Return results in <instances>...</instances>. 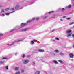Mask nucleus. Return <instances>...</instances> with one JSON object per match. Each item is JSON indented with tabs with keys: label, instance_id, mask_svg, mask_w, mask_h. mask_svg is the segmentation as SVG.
I'll use <instances>...</instances> for the list:
<instances>
[{
	"label": "nucleus",
	"instance_id": "obj_1",
	"mask_svg": "<svg viewBox=\"0 0 74 74\" xmlns=\"http://www.w3.org/2000/svg\"><path fill=\"white\" fill-rule=\"evenodd\" d=\"M23 40H15L13 42L12 44L10 45H9V46H11V45H13L15 42H19V41H23Z\"/></svg>",
	"mask_w": 74,
	"mask_h": 74
},
{
	"label": "nucleus",
	"instance_id": "obj_2",
	"mask_svg": "<svg viewBox=\"0 0 74 74\" xmlns=\"http://www.w3.org/2000/svg\"><path fill=\"white\" fill-rule=\"evenodd\" d=\"M29 63V60H26L23 61V63L24 64H27Z\"/></svg>",
	"mask_w": 74,
	"mask_h": 74
},
{
	"label": "nucleus",
	"instance_id": "obj_3",
	"mask_svg": "<svg viewBox=\"0 0 74 74\" xmlns=\"http://www.w3.org/2000/svg\"><path fill=\"white\" fill-rule=\"evenodd\" d=\"M69 56L70 58H73L74 56V55H73L72 53H70L69 54Z\"/></svg>",
	"mask_w": 74,
	"mask_h": 74
},
{
	"label": "nucleus",
	"instance_id": "obj_4",
	"mask_svg": "<svg viewBox=\"0 0 74 74\" xmlns=\"http://www.w3.org/2000/svg\"><path fill=\"white\" fill-rule=\"evenodd\" d=\"M26 25H27V24L26 23H22L21 24V27H23V26H26Z\"/></svg>",
	"mask_w": 74,
	"mask_h": 74
},
{
	"label": "nucleus",
	"instance_id": "obj_5",
	"mask_svg": "<svg viewBox=\"0 0 74 74\" xmlns=\"http://www.w3.org/2000/svg\"><path fill=\"white\" fill-rule=\"evenodd\" d=\"M27 29L26 28H25V29H21V31H22V32H25V31H27Z\"/></svg>",
	"mask_w": 74,
	"mask_h": 74
},
{
	"label": "nucleus",
	"instance_id": "obj_6",
	"mask_svg": "<svg viewBox=\"0 0 74 74\" xmlns=\"http://www.w3.org/2000/svg\"><path fill=\"white\" fill-rule=\"evenodd\" d=\"M38 52H44V50H38Z\"/></svg>",
	"mask_w": 74,
	"mask_h": 74
},
{
	"label": "nucleus",
	"instance_id": "obj_7",
	"mask_svg": "<svg viewBox=\"0 0 74 74\" xmlns=\"http://www.w3.org/2000/svg\"><path fill=\"white\" fill-rule=\"evenodd\" d=\"M19 7V5H17L16 6V7H15V9H18V8Z\"/></svg>",
	"mask_w": 74,
	"mask_h": 74
},
{
	"label": "nucleus",
	"instance_id": "obj_8",
	"mask_svg": "<svg viewBox=\"0 0 74 74\" xmlns=\"http://www.w3.org/2000/svg\"><path fill=\"white\" fill-rule=\"evenodd\" d=\"M71 30H68L67 31H66V33L68 34L69 33H71Z\"/></svg>",
	"mask_w": 74,
	"mask_h": 74
},
{
	"label": "nucleus",
	"instance_id": "obj_9",
	"mask_svg": "<svg viewBox=\"0 0 74 74\" xmlns=\"http://www.w3.org/2000/svg\"><path fill=\"white\" fill-rule=\"evenodd\" d=\"M53 62L54 63H55V64H58V62L55 60L53 61Z\"/></svg>",
	"mask_w": 74,
	"mask_h": 74
},
{
	"label": "nucleus",
	"instance_id": "obj_10",
	"mask_svg": "<svg viewBox=\"0 0 74 74\" xmlns=\"http://www.w3.org/2000/svg\"><path fill=\"white\" fill-rule=\"evenodd\" d=\"M19 67H16L15 68V70H19Z\"/></svg>",
	"mask_w": 74,
	"mask_h": 74
},
{
	"label": "nucleus",
	"instance_id": "obj_11",
	"mask_svg": "<svg viewBox=\"0 0 74 74\" xmlns=\"http://www.w3.org/2000/svg\"><path fill=\"white\" fill-rule=\"evenodd\" d=\"M54 52H56V53H58V52H59V50H56L54 51Z\"/></svg>",
	"mask_w": 74,
	"mask_h": 74
},
{
	"label": "nucleus",
	"instance_id": "obj_12",
	"mask_svg": "<svg viewBox=\"0 0 74 74\" xmlns=\"http://www.w3.org/2000/svg\"><path fill=\"white\" fill-rule=\"evenodd\" d=\"M40 74V72L39 71H36L35 73V74Z\"/></svg>",
	"mask_w": 74,
	"mask_h": 74
},
{
	"label": "nucleus",
	"instance_id": "obj_13",
	"mask_svg": "<svg viewBox=\"0 0 74 74\" xmlns=\"http://www.w3.org/2000/svg\"><path fill=\"white\" fill-rule=\"evenodd\" d=\"M31 22H32V20L28 21L27 22V23H30Z\"/></svg>",
	"mask_w": 74,
	"mask_h": 74
},
{
	"label": "nucleus",
	"instance_id": "obj_14",
	"mask_svg": "<svg viewBox=\"0 0 74 74\" xmlns=\"http://www.w3.org/2000/svg\"><path fill=\"white\" fill-rule=\"evenodd\" d=\"M10 10V8H5V11H8V10Z\"/></svg>",
	"mask_w": 74,
	"mask_h": 74
},
{
	"label": "nucleus",
	"instance_id": "obj_15",
	"mask_svg": "<svg viewBox=\"0 0 74 74\" xmlns=\"http://www.w3.org/2000/svg\"><path fill=\"white\" fill-rule=\"evenodd\" d=\"M71 36V34H69L67 36V37H70V36Z\"/></svg>",
	"mask_w": 74,
	"mask_h": 74
},
{
	"label": "nucleus",
	"instance_id": "obj_16",
	"mask_svg": "<svg viewBox=\"0 0 74 74\" xmlns=\"http://www.w3.org/2000/svg\"><path fill=\"white\" fill-rule=\"evenodd\" d=\"M73 24H74V22H72L70 23H69V25H73Z\"/></svg>",
	"mask_w": 74,
	"mask_h": 74
},
{
	"label": "nucleus",
	"instance_id": "obj_17",
	"mask_svg": "<svg viewBox=\"0 0 74 74\" xmlns=\"http://www.w3.org/2000/svg\"><path fill=\"white\" fill-rule=\"evenodd\" d=\"M58 62H60V63H63V61H62L61 60H59Z\"/></svg>",
	"mask_w": 74,
	"mask_h": 74
},
{
	"label": "nucleus",
	"instance_id": "obj_18",
	"mask_svg": "<svg viewBox=\"0 0 74 74\" xmlns=\"http://www.w3.org/2000/svg\"><path fill=\"white\" fill-rule=\"evenodd\" d=\"M60 55H64V54H63V53H60Z\"/></svg>",
	"mask_w": 74,
	"mask_h": 74
},
{
	"label": "nucleus",
	"instance_id": "obj_19",
	"mask_svg": "<svg viewBox=\"0 0 74 74\" xmlns=\"http://www.w3.org/2000/svg\"><path fill=\"white\" fill-rule=\"evenodd\" d=\"M20 72H16L15 74H20Z\"/></svg>",
	"mask_w": 74,
	"mask_h": 74
},
{
	"label": "nucleus",
	"instance_id": "obj_20",
	"mask_svg": "<svg viewBox=\"0 0 74 74\" xmlns=\"http://www.w3.org/2000/svg\"><path fill=\"white\" fill-rule=\"evenodd\" d=\"M3 63H4V62L1 61L0 62V63L1 64H3Z\"/></svg>",
	"mask_w": 74,
	"mask_h": 74
},
{
	"label": "nucleus",
	"instance_id": "obj_21",
	"mask_svg": "<svg viewBox=\"0 0 74 74\" xmlns=\"http://www.w3.org/2000/svg\"><path fill=\"white\" fill-rule=\"evenodd\" d=\"M71 5H69L68 6V8H71Z\"/></svg>",
	"mask_w": 74,
	"mask_h": 74
},
{
	"label": "nucleus",
	"instance_id": "obj_22",
	"mask_svg": "<svg viewBox=\"0 0 74 74\" xmlns=\"http://www.w3.org/2000/svg\"><path fill=\"white\" fill-rule=\"evenodd\" d=\"M47 16H45L43 17V19H47Z\"/></svg>",
	"mask_w": 74,
	"mask_h": 74
},
{
	"label": "nucleus",
	"instance_id": "obj_23",
	"mask_svg": "<svg viewBox=\"0 0 74 74\" xmlns=\"http://www.w3.org/2000/svg\"><path fill=\"white\" fill-rule=\"evenodd\" d=\"M11 11L13 10L14 11V8H12L11 9Z\"/></svg>",
	"mask_w": 74,
	"mask_h": 74
},
{
	"label": "nucleus",
	"instance_id": "obj_24",
	"mask_svg": "<svg viewBox=\"0 0 74 74\" xmlns=\"http://www.w3.org/2000/svg\"><path fill=\"white\" fill-rule=\"evenodd\" d=\"M52 12H53V11H52L51 12H49V14H51V13H52Z\"/></svg>",
	"mask_w": 74,
	"mask_h": 74
},
{
	"label": "nucleus",
	"instance_id": "obj_25",
	"mask_svg": "<svg viewBox=\"0 0 74 74\" xmlns=\"http://www.w3.org/2000/svg\"><path fill=\"white\" fill-rule=\"evenodd\" d=\"M1 12H4V9L2 10Z\"/></svg>",
	"mask_w": 74,
	"mask_h": 74
},
{
	"label": "nucleus",
	"instance_id": "obj_26",
	"mask_svg": "<svg viewBox=\"0 0 74 74\" xmlns=\"http://www.w3.org/2000/svg\"><path fill=\"white\" fill-rule=\"evenodd\" d=\"M56 39L57 40H59V38H56Z\"/></svg>",
	"mask_w": 74,
	"mask_h": 74
},
{
	"label": "nucleus",
	"instance_id": "obj_27",
	"mask_svg": "<svg viewBox=\"0 0 74 74\" xmlns=\"http://www.w3.org/2000/svg\"><path fill=\"white\" fill-rule=\"evenodd\" d=\"M31 43L32 44H34V42L33 41H31Z\"/></svg>",
	"mask_w": 74,
	"mask_h": 74
},
{
	"label": "nucleus",
	"instance_id": "obj_28",
	"mask_svg": "<svg viewBox=\"0 0 74 74\" xmlns=\"http://www.w3.org/2000/svg\"><path fill=\"white\" fill-rule=\"evenodd\" d=\"M23 58H25V54L23 55L22 56Z\"/></svg>",
	"mask_w": 74,
	"mask_h": 74
},
{
	"label": "nucleus",
	"instance_id": "obj_29",
	"mask_svg": "<svg viewBox=\"0 0 74 74\" xmlns=\"http://www.w3.org/2000/svg\"><path fill=\"white\" fill-rule=\"evenodd\" d=\"M5 69H7V70H8V66H6V67H5Z\"/></svg>",
	"mask_w": 74,
	"mask_h": 74
},
{
	"label": "nucleus",
	"instance_id": "obj_30",
	"mask_svg": "<svg viewBox=\"0 0 74 74\" xmlns=\"http://www.w3.org/2000/svg\"><path fill=\"white\" fill-rule=\"evenodd\" d=\"M7 59V58L6 57H3V59Z\"/></svg>",
	"mask_w": 74,
	"mask_h": 74
},
{
	"label": "nucleus",
	"instance_id": "obj_31",
	"mask_svg": "<svg viewBox=\"0 0 74 74\" xmlns=\"http://www.w3.org/2000/svg\"><path fill=\"white\" fill-rule=\"evenodd\" d=\"M64 8H62V11H64Z\"/></svg>",
	"mask_w": 74,
	"mask_h": 74
},
{
	"label": "nucleus",
	"instance_id": "obj_32",
	"mask_svg": "<svg viewBox=\"0 0 74 74\" xmlns=\"http://www.w3.org/2000/svg\"><path fill=\"white\" fill-rule=\"evenodd\" d=\"M9 14H10V13H7L5 14V15H8Z\"/></svg>",
	"mask_w": 74,
	"mask_h": 74
},
{
	"label": "nucleus",
	"instance_id": "obj_33",
	"mask_svg": "<svg viewBox=\"0 0 74 74\" xmlns=\"http://www.w3.org/2000/svg\"><path fill=\"white\" fill-rule=\"evenodd\" d=\"M68 20H69V19H70V18H66Z\"/></svg>",
	"mask_w": 74,
	"mask_h": 74
},
{
	"label": "nucleus",
	"instance_id": "obj_34",
	"mask_svg": "<svg viewBox=\"0 0 74 74\" xmlns=\"http://www.w3.org/2000/svg\"><path fill=\"white\" fill-rule=\"evenodd\" d=\"M39 18H36V21H37V20H39Z\"/></svg>",
	"mask_w": 74,
	"mask_h": 74
},
{
	"label": "nucleus",
	"instance_id": "obj_35",
	"mask_svg": "<svg viewBox=\"0 0 74 74\" xmlns=\"http://www.w3.org/2000/svg\"><path fill=\"white\" fill-rule=\"evenodd\" d=\"M24 72V70H22L21 71V73H23Z\"/></svg>",
	"mask_w": 74,
	"mask_h": 74
},
{
	"label": "nucleus",
	"instance_id": "obj_36",
	"mask_svg": "<svg viewBox=\"0 0 74 74\" xmlns=\"http://www.w3.org/2000/svg\"><path fill=\"white\" fill-rule=\"evenodd\" d=\"M35 20V18H34L32 19V21H34Z\"/></svg>",
	"mask_w": 74,
	"mask_h": 74
},
{
	"label": "nucleus",
	"instance_id": "obj_37",
	"mask_svg": "<svg viewBox=\"0 0 74 74\" xmlns=\"http://www.w3.org/2000/svg\"><path fill=\"white\" fill-rule=\"evenodd\" d=\"M55 30H55V29H53L52 31L51 32H54V31H55Z\"/></svg>",
	"mask_w": 74,
	"mask_h": 74
},
{
	"label": "nucleus",
	"instance_id": "obj_38",
	"mask_svg": "<svg viewBox=\"0 0 74 74\" xmlns=\"http://www.w3.org/2000/svg\"><path fill=\"white\" fill-rule=\"evenodd\" d=\"M4 14H2L1 15V16H4Z\"/></svg>",
	"mask_w": 74,
	"mask_h": 74
},
{
	"label": "nucleus",
	"instance_id": "obj_39",
	"mask_svg": "<svg viewBox=\"0 0 74 74\" xmlns=\"http://www.w3.org/2000/svg\"><path fill=\"white\" fill-rule=\"evenodd\" d=\"M33 41H34V42H36V41L35 40H33Z\"/></svg>",
	"mask_w": 74,
	"mask_h": 74
},
{
	"label": "nucleus",
	"instance_id": "obj_40",
	"mask_svg": "<svg viewBox=\"0 0 74 74\" xmlns=\"http://www.w3.org/2000/svg\"><path fill=\"white\" fill-rule=\"evenodd\" d=\"M3 7V5H0V7Z\"/></svg>",
	"mask_w": 74,
	"mask_h": 74
},
{
	"label": "nucleus",
	"instance_id": "obj_41",
	"mask_svg": "<svg viewBox=\"0 0 74 74\" xmlns=\"http://www.w3.org/2000/svg\"><path fill=\"white\" fill-rule=\"evenodd\" d=\"M3 35V34H0V36H2Z\"/></svg>",
	"mask_w": 74,
	"mask_h": 74
},
{
	"label": "nucleus",
	"instance_id": "obj_42",
	"mask_svg": "<svg viewBox=\"0 0 74 74\" xmlns=\"http://www.w3.org/2000/svg\"><path fill=\"white\" fill-rule=\"evenodd\" d=\"M72 0V1H73V2L74 3V0ZM73 5H74V4H73Z\"/></svg>",
	"mask_w": 74,
	"mask_h": 74
},
{
	"label": "nucleus",
	"instance_id": "obj_43",
	"mask_svg": "<svg viewBox=\"0 0 74 74\" xmlns=\"http://www.w3.org/2000/svg\"><path fill=\"white\" fill-rule=\"evenodd\" d=\"M14 31V30H12L10 31V32H13Z\"/></svg>",
	"mask_w": 74,
	"mask_h": 74
},
{
	"label": "nucleus",
	"instance_id": "obj_44",
	"mask_svg": "<svg viewBox=\"0 0 74 74\" xmlns=\"http://www.w3.org/2000/svg\"><path fill=\"white\" fill-rule=\"evenodd\" d=\"M72 37H74V34L72 35Z\"/></svg>",
	"mask_w": 74,
	"mask_h": 74
},
{
	"label": "nucleus",
	"instance_id": "obj_45",
	"mask_svg": "<svg viewBox=\"0 0 74 74\" xmlns=\"http://www.w3.org/2000/svg\"><path fill=\"white\" fill-rule=\"evenodd\" d=\"M60 21H63V20H62V19H60Z\"/></svg>",
	"mask_w": 74,
	"mask_h": 74
},
{
	"label": "nucleus",
	"instance_id": "obj_46",
	"mask_svg": "<svg viewBox=\"0 0 74 74\" xmlns=\"http://www.w3.org/2000/svg\"><path fill=\"white\" fill-rule=\"evenodd\" d=\"M23 8V7H22L21 8H20V9H22Z\"/></svg>",
	"mask_w": 74,
	"mask_h": 74
},
{
	"label": "nucleus",
	"instance_id": "obj_47",
	"mask_svg": "<svg viewBox=\"0 0 74 74\" xmlns=\"http://www.w3.org/2000/svg\"><path fill=\"white\" fill-rule=\"evenodd\" d=\"M29 55H28L27 56V57H29Z\"/></svg>",
	"mask_w": 74,
	"mask_h": 74
},
{
	"label": "nucleus",
	"instance_id": "obj_48",
	"mask_svg": "<svg viewBox=\"0 0 74 74\" xmlns=\"http://www.w3.org/2000/svg\"><path fill=\"white\" fill-rule=\"evenodd\" d=\"M63 18H66V17H65V16H64V17H63Z\"/></svg>",
	"mask_w": 74,
	"mask_h": 74
},
{
	"label": "nucleus",
	"instance_id": "obj_49",
	"mask_svg": "<svg viewBox=\"0 0 74 74\" xmlns=\"http://www.w3.org/2000/svg\"><path fill=\"white\" fill-rule=\"evenodd\" d=\"M33 63H34V62H33Z\"/></svg>",
	"mask_w": 74,
	"mask_h": 74
},
{
	"label": "nucleus",
	"instance_id": "obj_50",
	"mask_svg": "<svg viewBox=\"0 0 74 74\" xmlns=\"http://www.w3.org/2000/svg\"><path fill=\"white\" fill-rule=\"evenodd\" d=\"M14 12V11L12 12Z\"/></svg>",
	"mask_w": 74,
	"mask_h": 74
},
{
	"label": "nucleus",
	"instance_id": "obj_51",
	"mask_svg": "<svg viewBox=\"0 0 74 74\" xmlns=\"http://www.w3.org/2000/svg\"><path fill=\"white\" fill-rule=\"evenodd\" d=\"M73 27L74 28V25L73 26Z\"/></svg>",
	"mask_w": 74,
	"mask_h": 74
},
{
	"label": "nucleus",
	"instance_id": "obj_52",
	"mask_svg": "<svg viewBox=\"0 0 74 74\" xmlns=\"http://www.w3.org/2000/svg\"><path fill=\"white\" fill-rule=\"evenodd\" d=\"M16 54H17L16 53Z\"/></svg>",
	"mask_w": 74,
	"mask_h": 74
}]
</instances>
